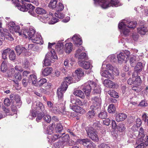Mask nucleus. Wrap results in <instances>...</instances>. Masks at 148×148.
<instances>
[{
  "instance_id": "f257e3e1",
  "label": "nucleus",
  "mask_w": 148,
  "mask_h": 148,
  "mask_svg": "<svg viewBox=\"0 0 148 148\" xmlns=\"http://www.w3.org/2000/svg\"><path fill=\"white\" fill-rule=\"evenodd\" d=\"M130 132V135L129 136L130 138L134 139L137 138L136 143H139V141L142 142L145 139L144 131L142 127H140L138 131V128L136 127L135 125H133Z\"/></svg>"
},
{
  "instance_id": "f03ea898",
  "label": "nucleus",
  "mask_w": 148,
  "mask_h": 148,
  "mask_svg": "<svg viewBox=\"0 0 148 148\" xmlns=\"http://www.w3.org/2000/svg\"><path fill=\"white\" fill-rule=\"evenodd\" d=\"M23 3L24 5H21L18 2L15 3L14 5L15 7H17L18 9L23 12L27 11L29 10L28 12L30 13L32 15L34 16V14L33 12V11L34 9V7L30 3H25L24 1V3Z\"/></svg>"
},
{
  "instance_id": "7ed1b4c3",
  "label": "nucleus",
  "mask_w": 148,
  "mask_h": 148,
  "mask_svg": "<svg viewBox=\"0 0 148 148\" xmlns=\"http://www.w3.org/2000/svg\"><path fill=\"white\" fill-rule=\"evenodd\" d=\"M48 52L46 55L45 58L43 63L44 65L45 66H49L51 64V61L52 59H57V56L55 54L54 50Z\"/></svg>"
},
{
  "instance_id": "20e7f679",
  "label": "nucleus",
  "mask_w": 148,
  "mask_h": 148,
  "mask_svg": "<svg viewBox=\"0 0 148 148\" xmlns=\"http://www.w3.org/2000/svg\"><path fill=\"white\" fill-rule=\"evenodd\" d=\"M86 130L88 136L93 141H97L99 138L97 135V132L96 130L93 127H86Z\"/></svg>"
},
{
  "instance_id": "39448f33",
  "label": "nucleus",
  "mask_w": 148,
  "mask_h": 148,
  "mask_svg": "<svg viewBox=\"0 0 148 148\" xmlns=\"http://www.w3.org/2000/svg\"><path fill=\"white\" fill-rule=\"evenodd\" d=\"M103 3L101 7L103 8H107L110 6L116 7L120 5L119 0H101Z\"/></svg>"
},
{
  "instance_id": "423d86ee",
  "label": "nucleus",
  "mask_w": 148,
  "mask_h": 148,
  "mask_svg": "<svg viewBox=\"0 0 148 148\" xmlns=\"http://www.w3.org/2000/svg\"><path fill=\"white\" fill-rule=\"evenodd\" d=\"M130 55V52L127 50H125L123 52L120 53L117 55L118 62L121 63L123 61L126 62L128 60Z\"/></svg>"
},
{
  "instance_id": "0eeeda50",
  "label": "nucleus",
  "mask_w": 148,
  "mask_h": 148,
  "mask_svg": "<svg viewBox=\"0 0 148 148\" xmlns=\"http://www.w3.org/2000/svg\"><path fill=\"white\" fill-rule=\"evenodd\" d=\"M96 85V84L95 82L91 81H88V84L85 85L83 89L86 95L88 96L91 92L92 88Z\"/></svg>"
},
{
  "instance_id": "6e6552de",
  "label": "nucleus",
  "mask_w": 148,
  "mask_h": 148,
  "mask_svg": "<svg viewBox=\"0 0 148 148\" xmlns=\"http://www.w3.org/2000/svg\"><path fill=\"white\" fill-rule=\"evenodd\" d=\"M92 104L90 106L91 110H96L99 107L101 104V100L99 97H94L92 99Z\"/></svg>"
},
{
  "instance_id": "1a4fd4ad",
  "label": "nucleus",
  "mask_w": 148,
  "mask_h": 148,
  "mask_svg": "<svg viewBox=\"0 0 148 148\" xmlns=\"http://www.w3.org/2000/svg\"><path fill=\"white\" fill-rule=\"evenodd\" d=\"M32 108L37 110V112H42L45 114L46 110L45 109L44 106L43 104L40 102H37L36 105L33 104L32 106Z\"/></svg>"
},
{
  "instance_id": "9d476101",
  "label": "nucleus",
  "mask_w": 148,
  "mask_h": 148,
  "mask_svg": "<svg viewBox=\"0 0 148 148\" xmlns=\"http://www.w3.org/2000/svg\"><path fill=\"white\" fill-rule=\"evenodd\" d=\"M69 139V136L68 135L66 134L62 137V140L58 143L56 145L58 146V148H63L65 145H67V144Z\"/></svg>"
},
{
  "instance_id": "9b49d317",
  "label": "nucleus",
  "mask_w": 148,
  "mask_h": 148,
  "mask_svg": "<svg viewBox=\"0 0 148 148\" xmlns=\"http://www.w3.org/2000/svg\"><path fill=\"white\" fill-rule=\"evenodd\" d=\"M15 50L17 55H19L21 53H23L25 56H29V53L28 54H26V53L27 52V49L25 47H23L21 45L16 46L15 48Z\"/></svg>"
},
{
  "instance_id": "f8f14e48",
  "label": "nucleus",
  "mask_w": 148,
  "mask_h": 148,
  "mask_svg": "<svg viewBox=\"0 0 148 148\" xmlns=\"http://www.w3.org/2000/svg\"><path fill=\"white\" fill-rule=\"evenodd\" d=\"M121 23H123L125 24V25L130 29L131 28H135L136 25V22L133 21L130 22L129 21H127L125 19L122 20Z\"/></svg>"
},
{
  "instance_id": "ddd939ff",
  "label": "nucleus",
  "mask_w": 148,
  "mask_h": 148,
  "mask_svg": "<svg viewBox=\"0 0 148 148\" xmlns=\"http://www.w3.org/2000/svg\"><path fill=\"white\" fill-rule=\"evenodd\" d=\"M124 25V23H120L119 25V27L121 29V31L124 35H127L130 32V29Z\"/></svg>"
},
{
  "instance_id": "4468645a",
  "label": "nucleus",
  "mask_w": 148,
  "mask_h": 148,
  "mask_svg": "<svg viewBox=\"0 0 148 148\" xmlns=\"http://www.w3.org/2000/svg\"><path fill=\"white\" fill-rule=\"evenodd\" d=\"M100 73L103 77L111 79H113L114 78V75L110 73L108 71L105 70L104 71H103L102 70H101Z\"/></svg>"
},
{
  "instance_id": "2eb2a0df",
  "label": "nucleus",
  "mask_w": 148,
  "mask_h": 148,
  "mask_svg": "<svg viewBox=\"0 0 148 148\" xmlns=\"http://www.w3.org/2000/svg\"><path fill=\"white\" fill-rule=\"evenodd\" d=\"M70 107L73 111L77 112L80 114H83L85 112V110L78 105H73L71 106L70 104Z\"/></svg>"
},
{
  "instance_id": "dca6fc26",
  "label": "nucleus",
  "mask_w": 148,
  "mask_h": 148,
  "mask_svg": "<svg viewBox=\"0 0 148 148\" xmlns=\"http://www.w3.org/2000/svg\"><path fill=\"white\" fill-rule=\"evenodd\" d=\"M78 63L80 66L86 69H89L90 67L91 64L89 62L79 60Z\"/></svg>"
},
{
  "instance_id": "f3484780",
  "label": "nucleus",
  "mask_w": 148,
  "mask_h": 148,
  "mask_svg": "<svg viewBox=\"0 0 148 148\" xmlns=\"http://www.w3.org/2000/svg\"><path fill=\"white\" fill-rule=\"evenodd\" d=\"M138 33L141 35H144L148 32L147 28L144 26H141L137 28Z\"/></svg>"
},
{
  "instance_id": "a211bd4d",
  "label": "nucleus",
  "mask_w": 148,
  "mask_h": 148,
  "mask_svg": "<svg viewBox=\"0 0 148 148\" xmlns=\"http://www.w3.org/2000/svg\"><path fill=\"white\" fill-rule=\"evenodd\" d=\"M61 136L60 134L57 132L51 135H49L48 136V138L51 140V142H53L57 140L59 137Z\"/></svg>"
},
{
  "instance_id": "6ab92c4d",
  "label": "nucleus",
  "mask_w": 148,
  "mask_h": 148,
  "mask_svg": "<svg viewBox=\"0 0 148 148\" xmlns=\"http://www.w3.org/2000/svg\"><path fill=\"white\" fill-rule=\"evenodd\" d=\"M73 43L76 45H80L82 44V41L79 36L75 35L72 38Z\"/></svg>"
},
{
  "instance_id": "aec40b11",
  "label": "nucleus",
  "mask_w": 148,
  "mask_h": 148,
  "mask_svg": "<svg viewBox=\"0 0 148 148\" xmlns=\"http://www.w3.org/2000/svg\"><path fill=\"white\" fill-rule=\"evenodd\" d=\"M103 84L106 87L110 88H113L115 86L114 83L110 80H105L103 82Z\"/></svg>"
},
{
  "instance_id": "412c9836",
  "label": "nucleus",
  "mask_w": 148,
  "mask_h": 148,
  "mask_svg": "<svg viewBox=\"0 0 148 148\" xmlns=\"http://www.w3.org/2000/svg\"><path fill=\"white\" fill-rule=\"evenodd\" d=\"M127 117L126 115L123 113H120L117 115L116 119L117 121L119 122L124 120Z\"/></svg>"
},
{
  "instance_id": "4be33fe9",
  "label": "nucleus",
  "mask_w": 148,
  "mask_h": 148,
  "mask_svg": "<svg viewBox=\"0 0 148 148\" xmlns=\"http://www.w3.org/2000/svg\"><path fill=\"white\" fill-rule=\"evenodd\" d=\"M73 49V45L71 43H66L64 46V51L68 53H70Z\"/></svg>"
},
{
  "instance_id": "5701e85b",
  "label": "nucleus",
  "mask_w": 148,
  "mask_h": 148,
  "mask_svg": "<svg viewBox=\"0 0 148 148\" xmlns=\"http://www.w3.org/2000/svg\"><path fill=\"white\" fill-rule=\"evenodd\" d=\"M42 114V112H37V111H35L32 113V116L33 117L36 116V120L37 122H38L43 117Z\"/></svg>"
},
{
  "instance_id": "b1692460",
  "label": "nucleus",
  "mask_w": 148,
  "mask_h": 148,
  "mask_svg": "<svg viewBox=\"0 0 148 148\" xmlns=\"http://www.w3.org/2000/svg\"><path fill=\"white\" fill-rule=\"evenodd\" d=\"M21 73V72H18L17 73H16L14 75V77L15 78L16 80H14L13 81L16 84H17L18 82L20 81L22 78Z\"/></svg>"
},
{
  "instance_id": "393cba45",
  "label": "nucleus",
  "mask_w": 148,
  "mask_h": 148,
  "mask_svg": "<svg viewBox=\"0 0 148 148\" xmlns=\"http://www.w3.org/2000/svg\"><path fill=\"white\" fill-rule=\"evenodd\" d=\"M52 71V69L51 67H47L45 69L42 71V75L44 76H47L50 74Z\"/></svg>"
},
{
  "instance_id": "a878e982",
  "label": "nucleus",
  "mask_w": 148,
  "mask_h": 148,
  "mask_svg": "<svg viewBox=\"0 0 148 148\" xmlns=\"http://www.w3.org/2000/svg\"><path fill=\"white\" fill-rule=\"evenodd\" d=\"M63 46L62 43H58L56 46V49L59 53L62 54L63 53Z\"/></svg>"
},
{
  "instance_id": "bb28decb",
  "label": "nucleus",
  "mask_w": 148,
  "mask_h": 148,
  "mask_svg": "<svg viewBox=\"0 0 148 148\" xmlns=\"http://www.w3.org/2000/svg\"><path fill=\"white\" fill-rule=\"evenodd\" d=\"M31 40L34 42L40 44L41 40V37L40 35L38 34H36L32 38Z\"/></svg>"
},
{
  "instance_id": "cd10ccee",
  "label": "nucleus",
  "mask_w": 148,
  "mask_h": 148,
  "mask_svg": "<svg viewBox=\"0 0 148 148\" xmlns=\"http://www.w3.org/2000/svg\"><path fill=\"white\" fill-rule=\"evenodd\" d=\"M11 49L9 48H8L3 50L2 53V58L4 60L7 59V56L8 53L9 54Z\"/></svg>"
},
{
  "instance_id": "c85d7f7f",
  "label": "nucleus",
  "mask_w": 148,
  "mask_h": 148,
  "mask_svg": "<svg viewBox=\"0 0 148 148\" xmlns=\"http://www.w3.org/2000/svg\"><path fill=\"white\" fill-rule=\"evenodd\" d=\"M73 94L75 95L82 99L84 98L85 97L84 92L79 90H76L74 91Z\"/></svg>"
},
{
  "instance_id": "c756f323",
  "label": "nucleus",
  "mask_w": 148,
  "mask_h": 148,
  "mask_svg": "<svg viewBox=\"0 0 148 148\" xmlns=\"http://www.w3.org/2000/svg\"><path fill=\"white\" fill-rule=\"evenodd\" d=\"M143 68V66L142 63L140 62H138L134 68V69L135 70V73H136V72L140 73L142 71Z\"/></svg>"
},
{
  "instance_id": "7c9ffc66",
  "label": "nucleus",
  "mask_w": 148,
  "mask_h": 148,
  "mask_svg": "<svg viewBox=\"0 0 148 148\" xmlns=\"http://www.w3.org/2000/svg\"><path fill=\"white\" fill-rule=\"evenodd\" d=\"M28 49H27V52L26 53V54H28L29 53V55L30 54V53L29 52V51L30 50H32L34 51H36L38 50V49L37 48L36 46L34 44L28 45Z\"/></svg>"
},
{
  "instance_id": "2f4dec72",
  "label": "nucleus",
  "mask_w": 148,
  "mask_h": 148,
  "mask_svg": "<svg viewBox=\"0 0 148 148\" xmlns=\"http://www.w3.org/2000/svg\"><path fill=\"white\" fill-rule=\"evenodd\" d=\"M29 81H31L33 84H35L36 86L37 84V78L36 76L34 75H30L28 78Z\"/></svg>"
},
{
  "instance_id": "473e14b6",
  "label": "nucleus",
  "mask_w": 148,
  "mask_h": 148,
  "mask_svg": "<svg viewBox=\"0 0 148 148\" xmlns=\"http://www.w3.org/2000/svg\"><path fill=\"white\" fill-rule=\"evenodd\" d=\"M35 12L38 14L42 15L46 13V11L40 7H37L35 9Z\"/></svg>"
},
{
  "instance_id": "72a5a7b5",
  "label": "nucleus",
  "mask_w": 148,
  "mask_h": 148,
  "mask_svg": "<svg viewBox=\"0 0 148 148\" xmlns=\"http://www.w3.org/2000/svg\"><path fill=\"white\" fill-rule=\"evenodd\" d=\"M143 7L141 6L140 7H138V8H135V10L136 11H141V12H142L143 13L145 14V15L146 16H148V9L146 8H145L144 10H143L142 11V9H143Z\"/></svg>"
},
{
  "instance_id": "f704fd0d",
  "label": "nucleus",
  "mask_w": 148,
  "mask_h": 148,
  "mask_svg": "<svg viewBox=\"0 0 148 148\" xmlns=\"http://www.w3.org/2000/svg\"><path fill=\"white\" fill-rule=\"evenodd\" d=\"M57 1V0H51L49 4V8L52 9L56 8Z\"/></svg>"
},
{
  "instance_id": "c9c22d12",
  "label": "nucleus",
  "mask_w": 148,
  "mask_h": 148,
  "mask_svg": "<svg viewBox=\"0 0 148 148\" xmlns=\"http://www.w3.org/2000/svg\"><path fill=\"white\" fill-rule=\"evenodd\" d=\"M107 112L104 110H102L98 114V116L99 118L101 119H105L107 118Z\"/></svg>"
},
{
  "instance_id": "e433bc0d",
  "label": "nucleus",
  "mask_w": 148,
  "mask_h": 148,
  "mask_svg": "<svg viewBox=\"0 0 148 148\" xmlns=\"http://www.w3.org/2000/svg\"><path fill=\"white\" fill-rule=\"evenodd\" d=\"M55 132H56L55 131L53 130V128L52 126H48L47 127L46 133L49 135H51Z\"/></svg>"
},
{
  "instance_id": "4c0bfd02",
  "label": "nucleus",
  "mask_w": 148,
  "mask_h": 148,
  "mask_svg": "<svg viewBox=\"0 0 148 148\" xmlns=\"http://www.w3.org/2000/svg\"><path fill=\"white\" fill-rule=\"evenodd\" d=\"M16 101V104L17 106L19 108L22 104V102L20 100V97L18 95H16L14 97Z\"/></svg>"
},
{
  "instance_id": "58836bf2",
  "label": "nucleus",
  "mask_w": 148,
  "mask_h": 148,
  "mask_svg": "<svg viewBox=\"0 0 148 148\" xmlns=\"http://www.w3.org/2000/svg\"><path fill=\"white\" fill-rule=\"evenodd\" d=\"M108 93L111 97L114 98H118L119 97L118 93L113 90H111L108 91Z\"/></svg>"
},
{
  "instance_id": "ea45409f",
  "label": "nucleus",
  "mask_w": 148,
  "mask_h": 148,
  "mask_svg": "<svg viewBox=\"0 0 148 148\" xmlns=\"http://www.w3.org/2000/svg\"><path fill=\"white\" fill-rule=\"evenodd\" d=\"M75 73L79 79L83 77L84 75V72L81 69H77L75 71Z\"/></svg>"
},
{
  "instance_id": "a19ab883",
  "label": "nucleus",
  "mask_w": 148,
  "mask_h": 148,
  "mask_svg": "<svg viewBox=\"0 0 148 148\" xmlns=\"http://www.w3.org/2000/svg\"><path fill=\"white\" fill-rule=\"evenodd\" d=\"M29 30L28 29H25L22 30L21 32L19 33V35L23 36L27 38L28 37Z\"/></svg>"
},
{
  "instance_id": "79ce46f5",
  "label": "nucleus",
  "mask_w": 148,
  "mask_h": 148,
  "mask_svg": "<svg viewBox=\"0 0 148 148\" xmlns=\"http://www.w3.org/2000/svg\"><path fill=\"white\" fill-rule=\"evenodd\" d=\"M116 108L114 105L113 104L110 105L108 108V112L110 113H114L116 111Z\"/></svg>"
},
{
  "instance_id": "37998d69",
  "label": "nucleus",
  "mask_w": 148,
  "mask_h": 148,
  "mask_svg": "<svg viewBox=\"0 0 148 148\" xmlns=\"http://www.w3.org/2000/svg\"><path fill=\"white\" fill-rule=\"evenodd\" d=\"M53 110L54 111V112L56 114H60L61 113L62 115H65L66 113V111L64 110L60 111L56 107H53Z\"/></svg>"
},
{
  "instance_id": "c03bdc74",
  "label": "nucleus",
  "mask_w": 148,
  "mask_h": 148,
  "mask_svg": "<svg viewBox=\"0 0 148 148\" xmlns=\"http://www.w3.org/2000/svg\"><path fill=\"white\" fill-rule=\"evenodd\" d=\"M53 14L51 12H49V14L48 15H47L46 16H43L40 19V20L42 22H46V21H47L49 20L50 19V16H52Z\"/></svg>"
},
{
  "instance_id": "a18cd8bd",
  "label": "nucleus",
  "mask_w": 148,
  "mask_h": 148,
  "mask_svg": "<svg viewBox=\"0 0 148 148\" xmlns=\"http://www.w3.org/2000/svg\"><path fill=\"white\" fill-rule=\"evenodd\" d=\"M95 114V112L93 110L89 111L86 114V116L88 119L93 118Z\"/></svg>"
},
{
  "instance_id": "49530a36",
  "label": "nucleus",
  "mask_w": 148,
  "mask_h": 148,
  "mask_svg": "<svg viewBox=\"0 0 148 148\" xmlns=\"http://www.w3.org/2000/svg\"><path fill=\"white\" fill-rule=\"evenodd\" d=\"M42 115H43V119L47 123H49L51 120V117L49 115L47 114V112L45 114L42 113Z\"/></svg>"
},
{
  "instance_id": "de8ad7c7",
  "label": "nucleus",
  "mask_w": 148,
  "mask_h": 148,
  "mask_svg": "<svg viewBox=\"0 0 148 148\" xmlns=\"http://www.w3.org/2000/svg\"><path fill=\"white\" fill-rule=\"evenodd\" d=\"M63 130V127L62 125L60 123H58L55 128V132L56 133H60Z\"/></svg>"
},
{
  "instance_id": "09e8293b",
  "label": "nucleus",
  "mask_w": 148,
  "mask_h": 148,
  "mask_svg": "<svg viewBox=\"0 0 148 148\" xmlns=\"http://www.w3.org/2000/svg\"><path fill=\"white\" fill-rule=\"evenodd\" d=\"M136 57L134 56H131L130 59V62L131 66L134 67L135 65L136 61L135 60Z\"/></svg>"
},
{
  "instance_id": "8fccbe9b",
  "label": "nucleus",
  "mask_w": 148,
  "mask_h": 148,
  "mask_svg": "<svg viewBox=\"0 0 148 148\" xmlns=\"http://www.w3.org/2000/svg\"><path fill=\"white\" fill-rule=\"evenodd\" d=\"M16 57V55L14 51L11 50V51L10 52L9 56V59L11 60H14L15 59Z\"/></svg>"
},
{
  "instance_id": "3c124183",
  "label": "nucleus",
  "mask_w": 148,
  "mask_h": 148,
  "mask_svg": "<svg viewBox=\"0 0 148 148\" xmlns=\"http://www.w3.org/2000/svg\"><path fill=\"white\" fill-rule=\"evenodd\" d=\"M46 82L47 80L46 79L44 78L41 79L37 83L36 86H41L43 85L45 86V84L47 83Z\"/></svg>"
},
{
  "instance_id": "603ef678",
  "label": "nucleus",
  "mask_w": 148,
  "mask_h": 148,
  "mask_svg": "<svg viewBox=\"0 0 148 148\" xmlns=\"http://www.w3.org/2000/svg\"><path fill=\"white\" fill-rule=\"evenodd\" d=\"M68 84L67 83L64 81L62 82L60 87L59 88H61L62 91L65 92L68 88Z\"/></svg>"
},
{
  "instance_id": "864d4df0",
  "label": "nucleus",
  "mask_w": 148,
  "mask_h": 148,
  "mask_svg": "<svg viewBox=\"0 0 148 148\" xmlns=\"http://www.w3.org/2000/svg\"><path fill=\"white\" fill-rule=\"evenodd\" d=\"M75 57L78 58L79 60H85L86 58V54L85 53L82 52L80 54L78 55L77 56H75Z\"/></svg>"
},
{
  "instance_id": "5fc2aeb1",
  "label": "nucleus",
  "mask_w": 148,
  "mask_h": 148,
  "mask_svg": "<svg viewBox=\"0 0 148 148\" xmlns=\"http://www.w3.org/2000/svg\"><path fill=\"white\" fill-rule=\"evenodd\" d=\"M142 82V80L139 76H138L133 81V84L140 85Z\"/></svg>"
},
{
  "instance_id": "6e6d98bb",
  "label": "nucleus",
  "mask_w": 148,
  "mask_h": 148,
  "mask_svg": "<svg viewBox=\"0 0 148 148\" xmlns=\"http://www.w3.org/2000/svg\"><path fill=\"white\" fill-rule=\"evenodd\" d=\"M7 62L5 61H3L1 66V70L2 72L6 71L7 69Z\"/></svg>"
},
{
  "instance_id": "4d7b16f0",
  "label": "nucleus",
  "mask_w": 148,
  "mask_h": 148,
  "mask_svg": "<svg viewBox=\"0 0 148 148\" xmlns=\"http://www.w3.org/2000/svg\"><path fill=\"white\" fill-rule=\"evenodd\" d=\"M90 140L88 138L82 139L80 141V143L84 146L87 147L88 145Z\"/></svg>"
},
{
  "instance_id": "13d9d810",
  "label": "nucleus",
  "mask_w": 148,
  "mask_h": 148,
  "mask_svg": "<svg viewBox=\"0 0 148 148\" xmlns=\"http://www.w3.org/2000/svg\"><path fill=\"white\" fill-rule=\"evenodd\" d=\"M132 90L137 92H140L141 90L140 86L138 85H136L133 84V86L132 87Z\"/></svg>"
},
{
  "instance_id": "bf43d9fd",
  "label": "nucleus",
  "mask_w": 148,
  "mask_h": 148,
  "mask_svg": "<svg viewBox=\"0 0 148 148\" xmlns=\"http://www.w3.org/2000/svg\"><path fill=\"white\" fill-rule=\"evenodd\" d=\"M92 88H93L92 89L93 90V93H99L101 92V90L99 86H97L96 84V86H94Z\"/></svg>"
},
{
  "instance_id": "052dcab7",
  "label": "nucleus",
  "mask_w": 148,
  "mask_h": 148,
  "mask_svg": "<svg viewBox=\"0 0 148 148\" xmlns=\"http://www.w3.org/2000/svg\"><path fill=\"white\" fill-rule=\"evenodd\" d=\"M15 25V23L13 21L10 22L8 24V27L10 31H13Z\"/></svg>"
},
{
  "instance_id": "680f3d73",
  "label": "nucleus",
  "mask_w": 148,
  "mask_h": 148,
  "mask_svg": "<svg viewBox=\"0 0 148 148\" xmlns=\"http://www.w3.org/2000/svg\"><path fill=\"white\" fill-rule=\"evenodd\" d=\"M117 128L120 132L123 131L125 129V125L122 123H120L117 126Z\"/></svg>"
},
{
  "instance_id": "e2e57ef3",
  "label": "nucleus",
  "mask_w": 148,
  "mask_h": 148,
  "mask_svg": "<svg viewBox=\"0 0 148 148\" xmlns=\"http://www.w3.org/2000/svg\"><path fill=\"white\" fill-rule=\"evenodd\" d=\"M14 73V68H12L7 71L6 75L8 77H12Z\"/></svg>"
},
{
  "instance_id": "0e129e2a",
  "label": "nucleus",
  "mask_w": 148,
  "mask_h": 148,
  "mask_svg": "<svg viewBox=\"0 0 148 148\" xmlns=\"http://www.w3.org/2000/svg\"><path fill=\"white\" fill-rule=\"evenodd\" d=\"M84 50L85 49L84 47L82 46H80L79 48L76 51V53L75 54V56H77L78 55L80 54L81 52L84 51Z\"/></svg>"
},
{
  "instance_id": "69168bd1",
  "label": "nucleus",
  "mask_w": 148,
  "mask_h": 148,
  "mask_svg": "<svg viewBox=\"0 0 148 148\" xmlns=\"http://www.w3.org/2000/svg\"><path fill=\"white\" fill-rule=\"evenodd\" d=\"M65 92L62 91L61 88H58L57 90V95L58 98L60 99L62 98L63 97V94Z\"/></svg>"
},
{
  "instance_id": "338daca9",
  "label": "nucleus",
  "mask_w": 148,
  "mask_h": 148,
  "mask_svg": "<svg viewBox=\"0 0 148 148\" xmlns=\"http://www.w3.org/2000/svg\"><path fill=\"white\" fill-rule=\"evenodd\" d=\"M30 63L27 59H25L24 60L22 66L23 68H28L29 66Z\"/></svg>"
},
{
  "instance_id": "774afa93",
  "label": "nucleus",
  "mask_w": 148,
  "mask_h": 148,
  "mask_svg": "<svg viewBox=\"0 0 148 148\" xmlns=\"http://www.w3.org/2000/svg\"><path fill=\"white\" fill-rule=\"evenodd\" d=\"M35 31L33 29L29 30L28 36L30 38V39H31L35 35Z\"/></svg>"
}]
</instances>
